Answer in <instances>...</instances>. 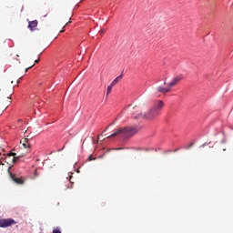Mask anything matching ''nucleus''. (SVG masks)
I'll list each match as a JSON object with an SVG mask.
<instances>
[{
    "mask_svg": "<svg viewBox=\"0 0 233 233\" xmlns=\"http://www.w3.org/2000/svg\"><path fill=\"white\" fill-rule=\"evenodd\" d=\"M53 233H61V230L59 228L54 229Z\"/></svg>",
    "mask_w": 233,
    "mask_h": 233,
    "instance_id": "nucleus-14",
    "label": "nucleus"
},
{
    "mask_svg": "<svg viewBox=\"0 0 233 233\" xmlns=\"http://www.w3.org/2000/svg\"><path fill=\"white\" fill-rule=\"evenodd\" d=\"M63 32H65V29L61 30L60 33L63 34Z\"/></svg>",
    "mask_w": 233,
    "mask_h": 233,
    "instance_id": "nucleus-21",
    "label": "nucleus"
},
{
    "mask_svg": "<svg viewBox=\"0 0 233 233\" xmlns=\"http://www.w3.org/2000/svg\"><path fill=\"white\" fill-rule=\"evenodd\" d=\"M103 34H105V29L100 30V35H103Z\"/></svg>",
    "mask_w": 233,
    "mask_h": 233,
    "instance_id": "nucleus-18",
    "label": "nucleus"
},
{
    "mask_svg": "<svg viewBox=\"0 0 233 233\" xmlns=\"http://www.w3.org/2000/svg\"><path fill=\"white\" fill-rule=\"evenodd\" d=\"M163 106H165V103L162 100H157L152 108L157 112V114H161V110H163Z\"/></svg>",
    "mask_w": 233,
    "mask_h": 233,
    "instance_id": "nucleus-6",
    "label": "nucleus"
},
{
    "mask_svg": "<svg viewBox=\"0 0 233 233\" xmlns=\"http://www.w3.org/2000/svg\"><path fill=\"white\" fill-rule=\"evenodd\" d=\"M112 88H114V86H112L111 84L107 86L106 89V96H110V93L112 92Z\"/></svg>",
    "mask_w": 233,
    "mask_h": 233,
    "instance_id": "nucleus-13",
    "label": "nucleus"
},
{
    "mask_svg": "<svg viewBox=\"0 0 233 233\" xmlns=\"http://www.w3.org/2000/svg\"><path fill=\"white\" fill-rule=\"evenodd\" d=\"M35 64H33L31 66L25 68V72H28V70H30V68L34 67Z\"/></svg>",
    "mask_w": 233,
    "mask_h": 233,
    "instance_id": "nucleus-15",
    "label": "nucleus"
},
{
    "mask_svg": "<svg viewBox=\"0 0 233 233\" xmlns=\"http://www.w3.org/2000/svg\"><path fill=\"white\" fill-rule=\"evenodd\" d=\"M159 114L157 111H155L152 107L145 114H143V117L145 119H148L149 121H152V119H156Z\"/></svg>",
    "mask_w": 233,
    "mask_h": 233,
    "instance_id": "nucleus-3",
    "label": "nucleus"
},
{
    "mask_svg": "<svg viewBox=\"0 0 233 233\" xmlns=\"http://www.w3.org/2000/svg\"><path fill=\"white\" fill-rule=\"evenodd\" d=\"M66 179H69L70 183H74V182H72V175H69V177H66Z\"/></svg>",
    "mask_w": 233,
    "mask_h": 233,
    "instance_id": "nucleus-17",
    "label": "nucleus"
},
{
    "mask_svg": "<svg viewBox=\"0 0 233 233\" xmlns=\"http://www.w3.org/2000/svg\"><path fill=\"white\" fill-rule=\"evenodd\" d=\"M21 145H23L24 148H30V140L28 138H23L20 140Z\"/></svg>",
    "mask_w": 233,
    "mask_h": 233,
    "instance_id": "nucleus-11",
    "label": "nucleus"
},
{
    "mask_svg": "<svg viewBox=\"0 0 233 233\" xmlns=\"http://www.w3.org/2000/svg\"><path fill=\"white\" fill-rule=\"evenodd\" d=\"M171 88L170 86H158L156 88V93L157 94H163V96H167V94H168V92H170Z\"/></svg>",
    "mask_w": 233,
    "mask_h": 233,
    "instance_id": "nucleus-8",
    "label": "nucleus"
},
{
    "mask_svg": "<svg viewBox=\"0 0 233 233\" xmlns=\"http://www.w3.org/2000/svg\"><path fill=\"white\" fill-rule=\"evenodd\" d=\"M132 114L133 119H139L143 117V113L141 112V107L135 106L130 111Z\"/></svg>",
    "mask_w": 233,
    "mask_h": 233,
    "instance_id": "nucleus-5",
    "label": "nucleus"
},
{
    "mask_svg": "<svg viewBox=\"0 0 233 233\" xmlns=\"http://www.w3.org/2000/svg\"><path fill=\"white\" fill-rule=\"evenodd\" d=\"M21 121H23L22 119H18V123H21Z\"/></svg>",
    "mask_w": 233,
    "mask_h": 233,
    "instance_id": "nucleus-22",
    "label": "nucleus"
},
{
    "mask_svg": "<svg viewBox=\"0 0 233 233\" xmlns=\"http://www.w3.org/2000/svg\"><path fill=\"white\" fill-rule=\"evenodd\" d=\"M121 79H123V74L119 75L118 76H116L112 83L110 84L111 86H116V85H117V83H119V81H121Z\"/></svg>",
    "mask_w": 233,
    "mask_h": 233,
    "instance_id": "nucleus-12",
    "label": "nucleus"
},
{
    "mask_svg": "<svg viewBox=\"0 0 233 233\" xmlns=\"http://www.w3.org/2000/svg\"><path fill=\"white\" fill-rule=\"evenodd\" d=\"M137 132H139V128L137 127H120L108 137H116V136L131 137V136H134V134H137Z\"/></svg>",
    "mask_w": 233,
    "mask_h": 233,
    "instance_id": "nucleus-1",
    "label": "nucleus"
},
{
    "mask_svg": "<svg viewBox=\"0 0 233 233\" xmlns=\"http://www.w3.org/2000/svg\"><path fill=\"white\" fill-rule=\"evenodd\" d=\"M21 157H23V156H17L16 153L10 152L9 154H7L5 161H11V163L15 164L21 159Z\"/></svg>",
    "mask_w": 233,
    "mask_h": 233,
    "instance_id": "nucleus-4",
    "label": "nucleus"
},
{
    "mask_svg": "<svg viewBox=\"0 0 233 233\" xmlns=\"http://www.w3.org/2000/svg\"><path fill=\"white\" fill-rule=\"evenodd\" d=\"M15 225V220L14 218H2L0 219V228H6Z\"/></svg>",
    "mask_w": 233,
    "mask_h": 233,
    "instance_id": "nucleus-2",
    "label": "nucleus"
},
{
    "mask_svg": "<svg viewBox=\"0 0 233 233\" xmlns=\"http://www.w3.org/2000/svg\"><path fill=\"white\" fill-rule=\"evenodd\" d=\"M39 24V22H37V20H33L30 21L28 24V28L32 31L35 30V28H37V25Z\"/></svg>",
    "mask_w": 233,
    "mask_h": 233,
    "instance_id": "nucleus-10",
    "label": "nucleus"
},
{
    "mask_svg": "<svg viewBox=\"0 0 233 233\" xmlns=\"http://www.w3.org/2000/svg\"><path fill=\"white\" fill-rule=\"evenodd\" d=\"M35 63H39V58L35 60Z\"/></svg>",
    "mask_w": 233,
    "mask_h": 233,
    "instance_id": "nucleus-19",
    "label": "nucleus"
},
{
    "mask_svg": "<svg viewBox=\"0 0 233 233\" xmlns=\"http://www.w3.org/2000/svg\"><path fill=\"white\" fill-rule=\"evenodd\" d=\"M94 159H96V158L92 157V155H90L88 157V161H94Z\"/></svg>",
    "mask_w": 233,
    "mask_h": 233,
    "instance_id": "nucleus-16",
    "label": "nucleus"
},
{
    "mask_svg": "<svg viewBox=\"0 0 233 233\" xmlns=\"http://www.w3.org/2000/svg\"><path fill=\"white\" fill-rule=\"evenodd\" d=\"M11 167L8 168V174L10 175L11 179L16 183V185H24L25 184V178L23 177H17L12 172H10Z\"/></svg>",
    "mask_w": 233,
    "mask_h": 233,
    "instance_id": "nucleus-7",
    "label": "nucleus"
},
{
    "mask_svg": "<svg viewBox=\"0 0 233 233\" xmlns=\"http://www.w3.org/2000/svg\"><path fill=\"white\" fill-rule=\"evenodd\" d=\"M164 85H167V79L164 80Z\"/></svg>",
    "mask_w": 233,
    "mask_h": 233,
    "instance_id": "nucleus-20",
    "label": "nucleus"
},
{
    "mask_svg": "<svg viewBox=\"0 0 233 233\" xmlns=\"http://www.w3.org/2000/svg\"><path fill=\"white\" fill-rule=\"evenodd\" d=\"M181 79H183V76H175L168 84L167 86H169V88H173V86H176V85H177V83H179V81H181Z\"/></svg>",
    "mask_w": 233,
    "mask_h": 233,
    "instance_id": "nucleus-9",
    "label": "nucleus"
}]
</instances>
